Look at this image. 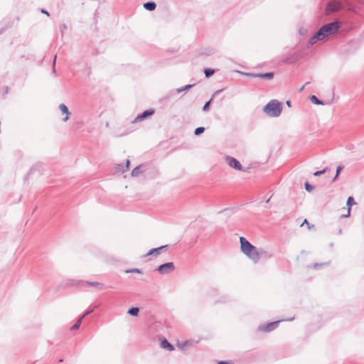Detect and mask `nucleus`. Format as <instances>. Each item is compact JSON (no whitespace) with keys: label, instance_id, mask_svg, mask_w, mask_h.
Listing matches in <instances>:
<instances>
[{"label":"nucleus","instance_id":"f257e3e1","mask_svg":"<svg viewBox=\"0 0 364 364\" xmlns=\"http://www.w3.org/2000/svg\"><path fill=\"white\" fill-rule=\"evenodd\" d=\"M339 28L338 22H333L322 26L310 39L309 43L313 45L318 41L324 40L331 34L336 33Z\"/></svg>","mask_w":364,"mask_h":364},{"label":"nucleus","instance_id":"f03ea898","mask_svg":"<svg viewBox=\"0 0 364 364\" xmlns=\"http://www.w3.org/2000/svg\"><path fill=\"white\" fill-rule=\"evenodd\" d=\"M240 250L242 253L255 263H257L261 257L262 252L243 237H240Z\"/></svg>","mask_w":364,"mask_h":364},{"label":"nucleus","instance_id":"7ed1b4c3","mask_svg":"<svg viewBox=\"0 0 364 364\" xmlns=\"http://www.w3.org/2000/svg\"><path fill=\"white\" fill-rule=\"evenodd\" d=\"M282 109V104L276 100L269 102L264 108V112L271 117H278L281 114Z\"/></svg>","mask_w":364,"mask_h":364},{"label":"nucleus","instance_id":"20e7f679","mask_svg":"<svg viewBox=\"0 0 364 364\" xmlns=\"http://www.w3.org/2000/svg\"><path fill=\"white\" fill-rule=\"evenodd\" d=\"M294 319V317H291V318H287V319H280V320H278V321H272V322L268 323L267 324L259 325L258 326V331H262V332H271V331H274V329H276L278 327L279 323L281 321H291Z\"/></svg>","mask_w":364,"mask_h":364},{"label":"nucleus","instance_id":"39448f33","mask_svg":"<svg viewBox=\"0 0 364 364\" xmlns=\"http://www.w3.org/2000/svg\"><path fill=\"white\" fill-rule=\"evenodd\" d=\"M70 286H76L79 287H84L85 286H90V287H102L103 284L102 283L97 282H88V281H82V280H77V281H72L70 284Z\"/></svg>","mask_w":364,"mask_h":364},{"label":"nucleus","instance_id":"423d86ee","mask_svg":"<svg viewBox=\"0 0 364 364\" xmlns=\"http://www.w3.org/2000/svg\"><path fill=\"white\" fill-rule=\"evenodd\" d=\"M225 161L231 168H233L237 171H243L241 164L236 159L231 156H228L226 157Z\"/></svg>","mask_w":364,"mask_h":364},{"label":"nucleus","instance_id":"0eeeda50","mask_svg":"<svg viewBox=\"0 0 364 364\" xmlns=\"http://www.w3.org/2000/svg\"><path fill=\"white\" fill-rule=\"evenodd\" d=\"M176 268L173 262H167L158 267V271L161 273L174 272Z\"/></svg>","mask_w":364,"mask_h":364},{"label":"nucleus","instance_id":"6e6552de","mask_svg":"<svg viewBox=\"0 0 364 364\" xmlns=\"http://www.w3.org/2000/svg\"><path fill=\"white\" fill-rule=\"evenodd\" d=\"M245 75L252 77H259V78H266L268 80H272L274 77V73H266L263 74H253V73H245Z\"/></svg>","mask_w":364,"mask_h":364},{"label":"nucleus","instance_id":"1a4fd4ad","mask_svg":"<svg viewBox=\"0 0 364 364\" xmlns=\"http://www.w3.org/2000/svg\"><path fill=\"white\" fill-rule=\"evenodd\" d=\"M355 204V202L353 199V197H348V200H347V206L348 208H346V213H341V217H343V218H347L350 215V210H351V206Z\"/></svg>","mask_w":364,"mask_h":364},{"label":"nucleus","instance_id":"9d476101","mask_svg":"<svg viewBox=\"0 0 364 364\" xmlns=\"http://www.w3.org/2000/svg\"><path fill=\"white\" fill-rule=\"evenodd\" d=\"M340 8H341L340 3L336 2V1H333L328 4L326 10L328 12H333V11L339 10Z\"/></svg>","mask_w":364,"mask_h":364},{"label":"nucleus","instance_id":"9b49d317","mask_svg":"<svg viewBox=\"0 0 364 364\" xmlns=\"http://www.w3.org/2000/svg\"><path fill=\"white\" fill-rule=\"evenodd\" d=\"M160 346L162 348L166 349L168 351H172L174 350V346L171 343H169L166 338H164L161 341Z\"/></svg>","mask_w":364,"mask_h":364},{"label":"nucleus","instance_id":"f8f14e48","mask_svg":"<svg viewBox=\"0 0 364 364\" xmlns=\"http://www.w3.org/2000/svg\"><path fill=\"white\" fill-rule=\"evenodd\" d=\"M59 109L61 111L63 114H65V117L63 118V121L64 122L68 121V119H69V116L70 114V112L68 110V107L65 105H64V104H60L59 105Z\"/></svg>","mask_w":364,"mask_h":364},{"label":"nucleus","instance_id":"ddd939ff","mask_svg":"<svg viewBox=\"0 0 364 364\" xmlns=\"http://www.w3.org/2000/svg\"><path fill=\"white\" fill-rule=\"evenodd\" d=\"M154 113V109H149L144 111L141 114L136 117L134 119V122L139 121V120H143L146 117L152 115Z\"/></svg>","mask_w":364,"mask_h":364},{"label":"nucleus","instance_id":"4468645a","mask_svg":"<svg viewBox=\"0 0 364 364\" xmlns=\"http://www.w3.org/2000/svg\"><path fill=\"white\" fill-rule=\"evenodd\" d=\"M166 246H161L159 247H157V248H154V249H151V250H149L146 256H149V255H154V256H157L160 251L161 250H163L164 248H165Z\"/></svg>","mask_w":364,"mask_h":364},{"label":"nucleus","instance_id":"2eb2a0df","mask_svg":"<svg viewBox=\"0 0 364 364\" xmlns=\"http://www.w3.org/2000/svg\"><path fill=\"white\" fill-rule=\"evenodd\" d=\"M127 313L133 316H137L139 313V309L138 307H132L129 309Z\"/></svg>","mask_w":364,"mask_h":364},{"label":"nucleus","instance_id":"dca6fc26","mask_svg":"<svg viewBox=\"0 0 364 364\" xmlns=\"http://www.w3.org/2000/svg\"><path fill=\"white\" fill-rule=\"evenodd\" d=\"M156 4L154 2H147L144 4V7L149 11H154L156 9Z\"/></svg>","mask_w":364,"mask_h":364},{"label":"nucleus","instance_id":"f3484780","mask_svg":"<svg viewBox=\"0 0 364 364\" xmlns=\"http://www.w3.org/2000/svg\"><path fill=\"white\" fill-rule=\"evenodd\" d=\"M82 319H83V318L80 317V318L76 321V323H75L73 326H72L70 327V330H71V331H74V330L77 329V328L80 327V324H81V323H82Z\"/></svg>","mask_w":364,"mask_h":364},{"label":"nucleus","instance_id":"a211bd4d","mask_svg":"<svg viewBox=\"0 0 364 364\" xmlns=\"http://www.w3.org/2000/svg\"><path fill=\"white\" fill-rule=\"evenodd\" d=\"M214 73V70L212 69H205V74L206 77H210Z\"/></svg>","mask_w":364,"mask_h":364},{"label":"nucleus","instance_id":"6ab92c4d","mask_svg":"<svg viewBox=\"0 0 364 364\" xmlns=\"http://www.w3.org/2000/svg\"><path fill=\"white\" fill-rule=\"evenodd\" d=\"M311 102H312L313 103H315V104H317V105H320V104H321V105H323V103H322L320 100H318L316 98V96H314V95L311 96Z\"/></svg>","mask_w":364,"mask_h":364},{"label":"nucleus","instance_id":"aec40b11","mask_svg":"<svg viewBox=\"0 0 364 364\" xmlns=\"http://www.w3.org/2000/svg\"><path fill=\"white\" fill-rule=\"evenodd\" d=\"M205 129L203 127H198L195 129V134L199 135L204 132Z\"/></svg>","mask_w":364,"mask_h":364},{"label":"nucleus","instance_id":"412c9836","mask_svg":"<svg viewBox=\"0 0 364 364\" xmlns=\"http://www.w3.org/2000/svg\"><path fill=\"white\" fill-rule=\"evenodd\" d=\"M93 311H94V308L93 309H87L86 311H85V313L82 314L81 318H84L85 316H87V315L92 314Z\"/></svg>","mask_w":364,"mask_h":364},{"label":"nucleus","instance_id":"4be33fe9","mask_svg":"<svg viewBox=\"0 0 364 364\" xmlns=\"http://www.w3.org/2000/svg\"><path fill=\"white\" fill-rule=\"evenodd\" d=\"M306 224L308 229L310 230L311 229V228L314 227V225H310L309 223L308 222V220L306 219L304 220V221L303 222V223L301 224V225Z\"/></svg>","mask_w":364,"mask_h":364},{"label":"nucleus","instance_id":"5701e85b","mask_svg":"<svg viewBox=\"0 0 364 364\" xmlns=\"http://www.w3.org/2000/svg\"><path fill=\"white\" fill-rule=\"evenodd\" d=\"M305 188L309 192L313 190V187L309 183H305Z\"/></svg>","mask_w":364,"mask_h":364},{"label":"nucleus","instance_id":"b1692460","mask_svg":"<svg viewBox=\"0 0 364 364\" xmlns=\"http://www.w3.org/2000/svg\"><path fill=\"white\" fill-rule=\"evenodd\" d=\"M325 172H326V169H323V170H322V171H316V172L314 173V176H319V175H321V174H323V173H325Z\"/></svg>","mask_w":364,"mask_h":364},{"label":"nucleus","instance_id":"393cba45","mask_svg":"<svg viewBox=\"0 0 364 364\" xmlns=\"http://www.w3.org/2000/svg\"><path fill=\"white\" fill-rule=\"evenodd\" d=\"M210 101H208V102H207L205 104V105L203 106V110H204V111H206V110H208V108H209V105H210Z\"/></svg>","mask_w":364,"mask_h":364},{"label":"nucleus","instance_id":"a878e982","mask_svg":"<svg viewBox=\"0 0 364 364\" xmlns=\"http://www.w3.org/2000/svg\"><path fill=\"white\" fill-rule=\"evenodd\" d=\"M218 364H234V363H232L230 361H228V360H220L218 363Z\"/></svg>","mask_w":364,"mask_h":364},{"label":"nucleus","instance_id":"bb28decb","mask_svg":"<svg viewBox=\"0 0 364 364\" xmlns=\"http://www.w3.org/2000/svg\"><path fill=\"white\" fill-rule=\"evenodd\" d=\"M126 273H139L138 269L127 270Z\"/></svg>","mask_w":364,"mask_h":364},{"label":"nucleus","instance_id":"cd10ccee","mask_svg":"<svg viewBox=\"0 0 364 364\" xmlns=\"http://www.w3.org/2000/svg\"><path fill=\"white\" fill-rule=\"evenodd\" d=\"M341 169H342L341 166H338L337 168L336 174L335 178H337V176H338V174H339L340 171H341Z\"/></svg>","mask_w":364,"mask_h":364},{"label":"nucleus","instance_id":"c85d7f7f","mask_svg":"<svg viewBox=\"0 0 364 364\" xmlns=\"http://www.w3.org/2000/svg\"><path fill=\"white\" fill-rule=\"evenodd\" d=\"M42 13L46 14V15H49L48 13L44 10H42Z\"/></svg>","mask_w":364,"mask_h":364},{"label":"nucleus","instance_id":"c756f323","mask_svg":"<svg viewBox=\"0 0 364 364\" xmlns=\"http://www.w3.org/2000/svg\"><path fill=\"white\" fill-rule=\"evenodd\" d=\"M191 86H192V85H186V86L185 87V89H188V88H190Z\"/></svg>","mask_w":364,"mask_h":364},{"label":"nucleus","instance_id":"7c9ffc66","mask_svg":"<svg viewBox=\"0 0 364 364\" xmlns=\"http://www.w3.org/2000/svg\"><path fill=\"white\" fill-rule=\"evenodd\" d=\"M8 91H9V88H8V87H6V89H5V93H8Z\"/></svg>","mask_w":364,"mask_h":364},{"label":"nucleus","instance_id":"2f4dec72","mask_svg":"<svg viewBox=\"0 0 364 364\" xmlns=\"http://www.w3.org/2000/svg\"><path fill=\"white\" fill-rule=\"evenodd\" d=\"M304 86L303 85V86L300 88L299 91H300V92H301V91L304 90Z\"/></svg>","mask_w":364,"mask_h":364},{"label":"nucleus","instance_id":"473e14b6","mask_svg":"<svg viewBox=\"0 0 364 364\" xmlns=\"http://www.w3.org/2000/svg\"><path fill=\"white\" fill-rule=\"evenodd\" d=\"M344 211L342 213H346V208H343Z\"/></svg>","mask_w":364,"mask_h":364},{"label":"nucleus","instance_id":"72a5a7b5","mask_svg":"<svg viewBox=\"0 0 364 364\" xmlns=\"http://www.w3.org/2000/svg\"><path fill=\"white\" fill-rule=\"evenodd\" d=\"M186 344V342H184V343H183V346H182V348H183Z\"/></svg>","mask_w":364,"mask_h":364},{"label":"nucleus","instance_id":"f704fd0d","mask_svg":"<svg viewBox=\"0 0 364 364\" xmlns=\"http://www.w3.org/2000/svg\"><path fill=\"white\" fill-rule=\"evenodd\" d=\"M287 104L288 105H290V102H289V101L287 102Z\"/></svg>","mask_w":364,"mask_h":364},{"label":"nucleus","instance_id":"c9c22d12","mask_svg":"<svg viewBox=\"0 0 364 364\" xmlns=\"http://www.w3.org/2000/svg\"><path fill=\"white\" fill-rule=\"evenodd\" d=\"M55 58H56V56H55V58L53 60V62L55 63Z\"/></svg>","mask_w":364,"mask_h":364}]
</instances>
